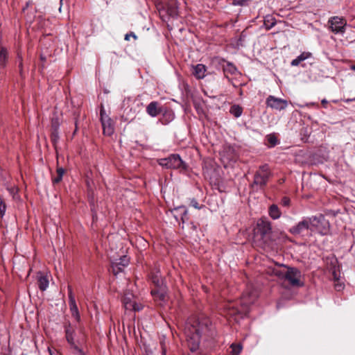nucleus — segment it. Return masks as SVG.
<instances>
[{"mask_svg":"<svg viewBox=\"0 0 355 355\" xmlns=\"http://www.w3.org/2000/svg\"><path fill=\"white\" fill-rule=\"evenodd\" d=\"M159 164L168 168H184V162L178 155L173 154L167 158L162 159Z\"/></svg>","mask_w":355,"mask_h":355,"instance_id":"0eeeda50","label":"nucleus"},{"mask_svg":"<svg viewBox=\"0 0 355 355\" xmlns=\"http://www.w3.org/2000/svg\"><path fill=\"white\" fill-rule=\"evenodd\" d=\"M225 71H230L231 73H234L236 71V69L232 64H227V67L225 69Z\"/></svg>","mask_w":355,"mask_h":355,"instance_id":"2f4dec72","label":"nucleus"},{"mask_svg":"<svg viewBox=\"0 0 355 355\" xmlns=\"http://www.w3.org/2000/svg\"><path fill=\"white\" fill-rule=\"evenodd\" d=\"M129 36H132L135 40L137 38V35L134 33L131 32L125 35V40H129Z\"/></svg>","mask_w":355,"mask_h":355,"instance_id":"c9c22d12","label":"nucleus"},{"mask_svg":"<svg viewBox=\"0 0 355 355\" xmlns=\"http://www.w3.org/2000/svg\"><path fill=\"white\" fill-rule=\"evenodd\" d=\"M266 105L268 107L277 110H283L286 108L288 105L287 101L277 98L274 96L270 95L266 98Z\"/></svg>","mask_w":355,"mask_h":355,"instance_id":"f8f14e48","label":"nucleus"},{"mask_svg":"<svg viewBox=\"0 0 355 355\" xmlns=\"http://www.w3.org/2000/svg\"><path fill=\"white\" fill-rule=\"evenodd\" d=\"M295 105L297 106H298L299 107H303L304 106H306V107H319V105L318 104L315 103H313V102H311V103H306L304 105H300V104H297V103H295Z\"/></svg>","mask_w":355,"mask_h":355,"instance_id":"7c9ffc66","label":"nucleus"},{"mask_svg":"<svg viewBox=\"0 0 355 355\" xmlns=\"http://www.w3.org/2000/svg\"><path fill=\"white\" fill-rule=\"evenodd\" d=\"M166 349H162V354L163 355H166Z\"/></svg>","mask_w":355,"mask_h":355,"instance_id":"a18cd8bd","label":"nucleus"},{"mask_svg":"<svg viewBox=\"0 0 355 355\" xmlns=\"http://www.w3.org/2000/svg\"><path fill=\"white\" fill-rule=\"evenodd\" d=\"M305 230L311 231L310 217H304L302 220L291 227L289 232L296 236L302 234Z\"/></svg>","mask_w":355,"mask_h":355,"instance_id":"9d476101","label":"nucleus"},{"mask_svg":"<svg viewBox=\"0 0 355 355\" xmlns=\"http://www.w3.org/2000/svg\"><path fill=\"white\" fill-rule=\"evenodd\" d=\"M244 0H233L232 3L234 5H243Z\"/></svg>","mask_w":355,"mask_h":355,"instance_id":"58836bf2","label":"nucleus"},{"mask_svg":"<svg viewBox=\"0 0 355 355\" xmlns=\"http://www.w3.org/2000/svg\"><path fill=\"white\" fill-rule=\"evenodd\" d=\"M276 24V19L272 15H266L263 19V25L267 30H270Z\"/></svg>","mask_w":355,"mask_h":355,"instance_id":"5701e85b","label":"nucleus"},{"mask_svg":"<svg viewBox=\"0 0 355 355\" xmlns=\"http://www.w3.org/2000/svg\"><path fill=\"white\" fill-rule=\"evenodd\" d=\"M62 177L59 176V175L57 174L56 177L53 178L52 181H53V184H58L62 180Z\"/></svg>","mask_w":355,"mask_h":355,"instance_id":"72a5a7b5","label":"nucleus"},{"mask_svg":"<svg viewBox=\"0 0 355 355\" xmlns=\"http://www.w3.org/2000/svg\"><path fill=\"white\" fill-rule=\"evenodd\" d=\"M334 274H335V272H334ZM334 278L337 279L336 275H334Z\"/></svg>","mask_w":355,"mask_h":355,"instance_id":"09e8293b","label":"nucleus"},{"mask_svg":"<svg viewBox=\"0 0 355 355\" xmlns=\"http://www.w3.org/2000/svg\"><path fill=\"white\" fill-rule=\"evenodd\" d=\"M6 211V205L3 201V200L0 196V215L3 217Z\"/></svg>","mask_w":355,"mask_h":355,"instance_id":"c85d7f7f","label":"nucleus"},{"mask_svg":"<svg viewBox=\"0 0 355 355\" xmlns=\"http://www.w3.org/2000/svg\"><path fill=\"white\" fill-rule=\"evenodd\" d=\"M231 347V354L232 355H239V354L241 352L243 346L241 344H234L232 343L230 346Z\"/></svg>","mask_w":355,"mask_h":355,"instance_id":"393cba45","label":"nucleus"},{"mask_svg":"<svg viewBox=\"0 0 355 355\" xmlns=\"http://www.w3.org/2000/svg\"><path fill=\"white\" fill-rule=\"evenodd\" d=\"M100 116L104 135L107 136L112 135L114 131V124L103 107L101 109Z\"/></svg>","mask_w":355,"mask_h":355,"instance_id":"6e6552de","label":"nucleus"},{"mask_svg":"<svg viewBox=\"0 0 355 355\" xmlns=\"http://www.w3.org/2000/svg\"><path fill=\"white\" fill-rule=\"evenodd\" d=\"M334 103H337L336 100L333 101Z\"/></svg>","mask_w":355,"mask_h":355,"instance_id":"de8ad7c7","label":"nucleus"},{"mask_svg":"<svg viewBox=\"0 0 355 355\" xmlns=\"http://www.w3.org/2000/svg\"><path fill=\"white\" fill-rule=\"evenodd\" d=\"M69 306L72 317L78 322L80 320V315L78 306L76 302L75 296L73 295L71 286H68Z\"/></svg>","mask_w":355,"mask_h":355,"instance_id":"ddd939ff","label":"nucleus"},{"mask_svg":"<svg viewBox=\"0 0 355 355\" xmlns=\"http://www.w3.org/2000/svg\"><path fill=\"white\" fill-rule=\"evenodd\" d=\"M330 28L334 33H344L347 25L346 20L343 17H333L329 19Z\"/></svg>","mask_w":355,"mask_h":355,"instance_id":"1a4fd4ad","label":"nucleus"},{"mask_svg":"<svg viewBox=\"0 0 355 355\" xmlns=\"http://www.w3.org/2000/svg\"><path fill=\"white\" fill-rule=\"evenodd\" d=\"M321 103H322V105H323V107H324V108H327V104H328V101H327L325 98L322 99V100L321 101Z\"/></svg>","mask_w":355,"mask_h":355,"instance_id":"a19ab883","label":"nucleus"},{"mask_svg":"<svg viewBox=\"0 0 355 355\" xmlns=\"http://www.w3.org/2000/svg\"><path fill=\"white\" fill-rule=\"evenodd\" d=\"M230 112L235 117H239L242 114L243 110L241 107L234 105L231 107Z\"/></svg>","mask_w":355,"mask_h":355,"instance_id":"b1692460","label":"nucleus"},{"mask_svg":"<svg viewBox=\"0 0 355 355\" xmlns=\"http://www.w3.org/2000/svg\"><path fill=\"white\" fill-rule=\"evenodd\" d=\"M152 295L154 299L157 301H160V304L163 305L162 302H165L166 300V295L162 289H155L151 291Z\"/></svg>","mask_w":355,"mask_h":355,"instance_id":"a211bd4d","label":"nucleus"},{"mask_svg":"<svg viewBox=\"0 0 355 355\" xmlns=\"http://www.w3.org/2000/svg\"><path fill=\"white\" fill-rule=\"evenodd\" d=\"M21 62L19 63V67H21Z\"/></svg>","mask_w":355,"mask_h":355,"instance_id":"49530a36","label":"nucleus"},{"mask_svg":"<svg viewBox=\"0 0 355 355\" xmlns=\"http://www.w3.org/2000/svg\"><path fill=\"white\" fill-rule=\"evenodd\" d=\"M268 214L273 220H277L281 217L282 212L277 205H272L269 207Z\"/></svg>","mask_w":355,"mask_h":355,"instance_id":"412c9836","label":"nucleus"},{"mask_svg":"<svg viewBox=\"0 0 355 355\" xmlns=\"http://www.w3.org/2000/svg\"><path fill=\"white\" fill-rule=\"evenodd\" d=\"M211 323L208 318H189L184 325V334L191 351H196L200 344V338L209 331Z\"/></svg>","mask_w":355,"mask_h":355,"instance_id":"f257e3e1","label":"nucleus"},{"mask_svg":"<svg viewBox=\"0 0 355 355\" xmlns=\"http://www.w3.org/2000/svg\"><path fill=\"white\" fill-rule=\"evenodd\" d=\"M273 272L275 276L278 277L279 279H284L286 277V270H282L280 269H275Z\"/></svg>","mask_w":355,"mask_h":355,"instance_id":"bb28decb","label":"nucleus"},{"mask_svg":"<svg viewBox=\"0 0 355 355\" xmlns=\"http://www.w3.org/2000/svg\"><path fill=\"white\" fill-rule=\"evenodd\" d=\"M38 286L42 291H45L49 286V279L46 276L40 272L37 275Z\"/></svg>","mask_w":355,"mask_h":355,"instance_id":"aec40b11","label":"nucleus"},{"mask_svg":"<svg viewBox=\"0 0 355 355\" xmlns=\"http://www.w3.org/2000/svg\"><path fill=\"white\" fill-rule=\"evenodd\" d=\"M301 272L295 268H287L286 270L285 279L293 286H300V284Z\"/></svg>","mask_w":355,"mask_h":355,"instance_id":"9b49d317","label":"nucleus"},{"mask_svg":"<svg viewBox=\"0 0 355 355\" xmlns=\"http://www.w3.org/2000/svg\"><path fill=\"white\" fill-rule=\"evenodd\" d=\"M159 103L157 101L150 102L146 107V112L152 117L157 116L160 113L158 107Z\"/></svg>","mask_w":355,"mask_h":355,"instance_id":"f3484780","label":"nucleus"},{"mask_svg":"<svg viewBox=\"0 0 355 355\" xmlns=\"http://www.w3.org/2000/svg\"><path fill=\"white\" fill-rule=\"evenodd\" d=\"M129 263V259L127 256H122L119 259H116L111 262L112 272L116 275L119 274V270H116L117 266H121L123 268L127 266Z\"/></svg>","mask_w":355,"mask_h":355,"instance_id":"2eb2a0df","label":"nucleus"},{"mask_svg":"<svg viewBox=\"0 0 355 355\" xmlns=\"http://www.w3.org/2000/svg\"><path fill=\"white\" fill-rule=\"evenodd\" d=\"M157 9L163 21L168 17L176 18L178 16V6L175 0H169L165 6L158 3Z\"/></svg>","mask_w":355,"mask_h":355,"instance_id":"39448f33","label":"nucleus"},{"mask_svg":"<svg viewBox=\"0 0 355 355\" xmlns=\"http://www.w3.org/2000/svg\"><path fill=\"white\" fill-rule=\"evenodd\" d=\"M65 338L75 355H86L83 345L85 337L83 329L79 325L69 322L64 325Z\"/></svg>","mask_w":355,"mask_h":355,"instance_id":"f03ea898","label":"nucleus"},{"mask_svg":"<svg viewBox=\"0 0 355 355\" xmlns=\"http://www.w3.org/2000/svg\"><path fill=\"white\" fill-rule=\"evenodd\" d=\"M267 141L272 146H274L277 144V139L273 135H267Z\"/></svg>","mask_w":355,"mask_h":355,"instance_id":"cd10ccee","label":"nucleus"},{"mask_svg":"<svg viewBox=\"0 0 355 355\" xmlns=\"http://www.w3.org/2000/svg\"><path fill=\"white\" fill-rule=\"evenodd\" d=\"M311 232L327 235L330 232V223L322 214L310 216Z\"/></svg>","mask_w":355,"mask_h":355,"instance_id":"20e7f679","label":"nucleus"},{"mask_svg":"<svg viewBox=\"0 0 355 355\" xmlns=\"http://www.w3.org/2000/svg\"><path fill=\"white\" fill-rule=\"evenodd\" d=\"M133 298L134 296L130 293L125 294V296L123 297V302L124 307L126 310H129L131 308H132L133 303L135 302Z\"/></svg>","mask_w":355,"mask_h":355,"instance_id":"4be33fe9","label":"nucleus"},{"mask_svg":"<svg viewBox=\"0 0 355 355\" xmlns=\"http://www.w3.org/2000/svg\"><path fill=\"white\" fill-rule=\"evenodd\" d=\"M312 56V53L310 52H303L300 55H298L296 58L291 61V66L296 67L298 66L302 61L311 58Z\"/></svg>","mask_w":355,"mask_h":355,"instance_id":"6ab92c4d","label":"nucleus"},{"mask_svg":"<svg viewBox=\"0 0 355 355\" xmlns=\"http://www.w3.org/2000/svg\"><path fill=\"white\" fill-rule=\"evenodd\" d=\"M270 175L271 172L268 165L263 164L260 166L254 174L252 187L255 189H261L266 184Z\"/></svg>","mask_w":355,"mask_h":355,"instance_id":"423d86ee","label":"nucleus"},{"mask_svg":"<svg viewBox=\"0 0 355 355\" xmlns=\"http://www.w3.org/2000/svg\"><path fill=\"white\" fill-rule=\"evenodd\" d=\"M206 72V67L202 64H198L193 66V75L198 79L205 78Z\"/></svg>","mask_w":355,"mask_h":355,"instance_id":"dca6fc26","label":"nucleus"},{"mask_svg":"<svg viewBox=\"0 0 355 355\" xmlns=\"http://www.w3.org/2000/svg\"><path fill=\"white\" fill-rule=\"evenodd\" d=\"M7 58H8L7 50L4 48H2L0 51V66L3 67L6 64Z\"/></svg>","mask_w":355,"mask_h":355,"instance_id":"a878e982","label":"nucleus"},{"mask_svg":"<svg viewBox=\"0 0 355 355\" xmlns=\"http://www.w3.org/2000/svg\"><path fill=\"white\" fill-rule=\"evenodd\" d=\"M335 288L337 291H340L344 288V284H341L340 282H338V283L335 284Z\"/></svg>","mask_w":355,"mask_h":355,"instance_id":"f704fd0d","label":"nucleus"},{"mask_svg":"<svg viewBox=\"0 0 355 355\" xmlns=\"http://www.w3.org/2000/svg\"><path fill=\"white\" fill-rule=\"evenodd\" d=\"M350 69L353 71H355V65H351Z\"/></svg>","mask_w":355,"mask_h":355,"instance_id":"c03bdc74","label":"nucleus"},{"mask_svg":"<svg viewBox=\"0 0 355 355\" xmlns=\"http://www.w3.org/2000/svg\"><path fill=\"white\" fill-rule=\"evenodd\" d=\"M174 218L177 221L180 220L183 223L188 220V211L184 206H180L172 210Z\"/></svg>","mask_w":355,"mask_h":355,"instance_id":"4468645a","label":"nucleus"},{"mask_svg":"<svg viewBox=\"0 0 355 355\" xmlns=\"http://www.w3.org/2000/svg\"><path fill=\"white\" fill-rule=\"evenodd\" d=\"M143 309V306L139 304V303H137L135 301L133 303V306L132 308H131L130 310H132L134 311H141V309Z\"/></svg>","mask_w":355,"mask_h":355,"instance_id":"c756f323","label":"nucleus"},{"mask_svg":"<svg viewBox=\"0 0 355 355\" xmlns=\"http://www.w3.org/2000/svg\"><path fill=\"white\" fill-rule=\"evenodd\" d=\"M254 234L260 236V239L267 244L276 240L272 229V223L266 218L258 219L254 229Z\"/></svg>","mask_w":355,"mask_h":355,"instance_id":"7ed1b4c3","label":"nucleus"},{"mask_svg":"<svg viewBox=\"0 0 355 355\" xmlns=\"http://www.w3.org/2000/svg\"><path fill=\"white\" fill-rule=\"evenodd\" d=\"M353 101H355V98H347V99H345V101L346 103H349V102H352Z\"/></svg>","mask_w":355,"mask_h":355,"instance_id":"37998d69","label":"nucleus"},{"mask_svg":"<svg viewBox=\"0 0 355 355\" xmlns=\"http://www.w3.org/2000/svg\"><path fill=\"white\" fill-rule=\"evenodd\" d=\"M153 282L157 286H160L162 284V281L157 279L156 277L153 278Z\"/></svg>","mask_w":355,"mask_h":355,"instance_id":"ea45409f","label":"nucleus"},{"mask_svg":"<svg viewBox=\"0 0 355 355\" xmlns=\"http://www.w3.org/2000/svg\"><path fill=\"white\" fill-rule=\"evenodd\" d=\"M123 268L121 266H117L116 267V270H119V272H122Z\"/></svg>","mask_w":355,"mask_h":355,"instance_id":"79ce46f5","label":"nucleus"},{"mask_svg":"<svg viewBox=\"0 0 355 355\" xmlns=\"http://www.w3.org/2000/svg\"><path fill=\"white\" fill-rule=\"evenodd\" d=\"M191 205H192L193 207H195L196 209H200V207L198 206V202H197L196 200H194V199H193V200H191Z\"/></svg>","mask_w":355,"mask_h":355,"instance_id":"4c0bfd02","label":"nucleus"},{"mask_svg":"<svg viewBox=\"0 0 355 355\" xmlns=\"http://www.w3.org/2000/svg\"><path fill=\"white\" fill-rule=\"evenodd\" d=\"M290 199L288 197H284L282 199V205L284 207H287L290 205Z\"/></svg>","mask_w":355,"mask_h":355,"instance_id":"473e14b6","label":"nucleus"},{"mask_svg":"<svg viewBox=\"0 0 355 355\" xmlns=\"http://www.w3.org/2000/svg\"><path fill=\"white\" fill-rule=\"evenodd\" d=\"M64 173V170L62 168H58L57 169V174L59 175V176L63 177Z\"/></svg>","mask_w":355,"mask_h":355,"instance_id":"e433bc0d","label":"nucleus"}]
</instances>
